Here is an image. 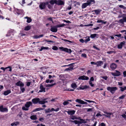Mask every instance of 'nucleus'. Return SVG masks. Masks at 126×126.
<instances>
[{"mask_svg": "<svg viewBox=\"0 0 126 126\" xmlns=\"http://www.w3.org/2000/svg\"><path fill=\"white\" fill-rule=\"evenodd\" d=\"M119 22L122 24L124 23V22H126V17H124L123 19H120L119 20Z\"/></svg>", "mask_w": 126, "mask_h": 126, "instance_id": "aec40b11", "label": "nucleus"}, {"mask_svg": "<svg viewBox=\"0 0 126 126\" xmlns=\"http://www.w3.org/2000/svg\"><path fill=\"white\" fill-rule=\"evenodd\" d=\"M100 126H106L105 124L104 123H102L100 124Z\"/></svg>", "mask_w": 126, "mask_h": 126, "instance_id": "603ef678", "label": "nucleus"}, {"mask_svg": "<svg viewBox=\"0 0 126 126\" xmlns=\"http://www.w3.org/2000/svg\"><path fill=\"white\" fill-rule=\"evenodd\" d=\"M31 83V82H27L26 85L27 86H29L30 85Z\"/></svg>", "mask_w": 126, "mask_h": 126, "instance_id": "0e129e2a", "label": "nucleus"}, {"mask_svg": "<svg viewBox=\"0 0 126 126\" xmlns=\"http://www.w3.org/2000/svg\"><path fill=\"white\" fill-rule=\"evenodd\" d=\"M31 28V26H27L25 28V30L26 31H28L30 30Z\"/></svg>", "mask_w": 126, "mask_h": 126, "instance_id": "e433bc0d", "label": "nucleus"}, {"mask_svg": "<svg viewBox=\"0 0 126 126\" xmlns=\"http://www.w3.org/2000/svg\"><path fill=\"white\" fill-rule=\"evenodd\" d=\"M78 79L82 80H88L89 78L87 76L83 75L79 77L78 78Z\"/></svg>", "mask_w": 126, "mask_h": 126, "instance_id": "9d476101", "label": "nucleus"}, {"mask_svg": "<svg viewBox=\"0 0 126 126\" xmlns=\"http://www.w3.org/2000/svg\"><path fill=\"white\" fill-rule=\"evenodd\" d=\"M43 34L40 35L39 36H38L37 35H35L33 37L35 39H38L40 37H43L44 36Z\"/></svg>", "mask_w": 126, "mask_h": 126, "instance_id": "cd10ccee", "label": "nucleus"}, {"mask_svg": "<svg viewBox=\"0 0 126 126\" xmlns=\"http://www.w3.org/2000/svg\"><path fill=\"white\" fill-rule=\"evenodd\" d=\"M40 99L39 98H34L32 99V101L34 104H36L39 103Z\"/></svg>", "mask_w": 126, "mask_h": 126, "instance_id": "1a4fd4ad", "label": "nucleus"}, {"mask_svg": "<svg viewBox=\"0 0 126 126\" xmlns=\"http://www.w3.org/2000/svg\"><path fill=\"white\" fill-rule=\"evenodd\" d=\"M22 109L23 110L26 111L28 110H29V109L26 107L25 106L23 107H22Z\"/></svg>", "mask_w": 126, "mask_h": 126, "instance_id": "37998d69", "label": "nucleus"}, {"mask_svg": "<svg viewBox=\"0 0 126 126\" xmlns=\"http://www.w3.org/2000/svg\"><path fill=\"white\" fill-rule=\"evenodd\" d=\"M100 112H99V113H97V114L96 115V116H102V115L100 114Z\"/></svg>", "mask_w": 126, "mask_h": 126, "instance_id": "864d4df0", "label": "nucleus"}, {"mask_svg": "<svg viewBox=\"0 0 126 126\" xmlns=\"http://www.w3.org/2000/svg\"><path fill=\"white\" fill-rule=\"evenodd\" d=\"M120 88H121L120 90L122 92H123L125 90H126V86L124 87H120Z\"/></svg>", "mask_w": 126, "mask_h": 126, "instance_id": "58836bf2", "label": "nucleus"}, {"mask_svg": "<svg viewBox=\"0 0 126 126\" xmlns=\"http://www.w3.org/2000/svg\"><path fill=\"white\" fill-rule=\"evenodd\" d=\"M125 43V42L124 41L121 42L120 44L118 45V48L119 49H121L122 48L123 46L124 45Z\"/></svg>", "mask_w": 126, "mask_h": 126, "instance_id": "f3484780", "label": "nucleus"}, {"mask_svg": "<svg viewBox=\"0 0 126 126\" xmlns=\"http://www.w3.org/2000/svg\"><path fill=\"white\" fill-rule=\"evenodd\" d=\"M71 86L72 88L73 89H76L77 87V86L75 83H72L71 85Z\"/></svg>", "mask_w": 126, "mask_h": 126, "instance_id": "c85d7f7f", "label": "nucleus"}, {"mask_svg": "<svg viewBox=\"0 0 126 126\" xmlns=\"http://www.w3.org/2000/svg\"><path fill=\"white\" fill-rule=\"evenodd\" d=\"M43 110V109L42 108H36L35 110H34L33 111L35 112L37 111H40L42 110Z\"/></svg>", "mask_w": 126, "mask_h": 126, "instance_id": "f704fd0d", "label": "nucleus"}, {"mask_svg": "<svg viewBox=\"0 0 126 126\" xmlns=\"http://www.w3.org/2000/svg\"><path fill=\"white\" fill-rule=\"evenodd\" d=\"M32 103L31 102L29 101L26 102L25 105V106L26 107L28 108L30 107V106L32 105Z\"/></svg>", "mask_w": 126, "mask_h": 126, "instance_id": "a211bd4d", "label": "nucleus"}, {"mask_svg": "<svg viewBox=\"0 0 126 126\" xmlns=\"http://www.w3.org/2000/svg\"><path fill=\"white\" fill-rule=\"evenodd\" d=\"M0 111L1 112H7L8 110L6 108H3V106H0Z\"/></svg>", "mask_w": 126, "mask_h": 126, "instance_id": "dca6fc26", "label": "nucleus"}, {"mask_svg": "<svg viewBox=\"0 0 126 126\" xmlns=\"http://www.w3.org/2000/svg\"><path fill=\"white\" fill-rule=\"evenodd\" d=\"M71 119L72 120H74V119H76L77 118L76 117L73 116L71 118Z\"/></svg>", "mask_w": 126, "mask_h": 126, "instance_id": "338daca9", "label": "nucleus"}, {"mask_svg": "<svg viewBox=\"0 0 126 126\" xmlns=\"http://www.w3.org/2000/svg\"><path fill=\"white\" fill-rule=\"evenodd\" d=\"M125 96L124 95H123L122 96H120L119 97V98L120 99H123L125 97Z\"/></svg>", "mask_w": 126, "mask_h": 126, "instance_id": "49530a36", "label": "nucleus"}, {"mask_svg": "<svg viewBox=\"0 0 126 126\" xmlns=\"http://www.w3.org/2000/svg\"><path fill=\"white\" fill-rule=\"evenodd\" d=\"M21 90L22 92H23L25 90V89L24 88H22V87H20Z\"/></svg>", "mask_w": 126, "mask_h": 126, "instance_id": "5fc2aeb1", "label": "nucleus"}, {"mask_svg": "<svg viewBox=\"0 0 126 126\" xmlns=\"http://www.w3.org/2000/svg\"><path fill=\"white\" fill-rule=\"evenodd\" d=\"M65 25L63 23L61 24H59L58 25H57V27L58 28L60 27H62L64 26Z\"/></svg>", "mask_w": 126, "mask_h": 126, "instance_id": "a19ab883", "label": "nucleus"}, {"mask_svg": "<svg viewBox=\"0 0 126 126\" xmlns=\"http://www.w3.org/2000/svg\"><path fill=\"white\" fill-rule=\"evenodd\" d=\"M23 12V10H18V11L17 12V14L18 15H19L20 14H21V13Z\"/></svg>", "mask_w": 126, "mask_h": 126, "instance_id": "4c0bfd02", "label": "nucleus"}, {"mask_svg": "<svg viewBox=\"0 0 126 126\" xmlns=\"http://www.w3.org/2000/svg\"><path fill=\"white\" fill-rule=\"evenodd\" d=\"M117 65L114 63H111L110 65V68L112 70H114L116 68Z\"/></svg>", "mask_w": 126, "mask_h": 126, "instance_id": "0eeeda50", "label": "nucleus"}, {"mask_svg": "<svg viewBox=\"0 0 126 126\" xmlns=\"http://www.w3.org/2000/svg\"><path fill=\"white\" fill-rule=\"evenodd\" d=\"M94 80V78H93V77H92L90 78V80L89 81L91 82L92 81H93Z\"/></svg>", "mask_w": 126, "mask_h": 126, "instance_id": "680f3d73", "label": "nucleus"}, {"mask_svg": "<svg viewBox=\"0 0 126 126\" xmlns=\"http://www.w3.org/2000/svg\"><path fill=\"white\" fill-rule=\"evenodd\" d=\"M67 112L68 114L72 115L75 114V111L74 110H70L67 111Z\"/></svg>", "mask_w": 126, "mask_h": 126, "instance_id": "412c9836", "label": "nucleus"}, {"mask_svg": "<svg viewBox=\"0 0 126 126\" xmlns=\"http://www.w3.org/2000/svg\"><path fill=\"white\" fill-rule=\"evenodd\" d=\"M24 18H27V22L28 23H30L32 21V19L30 18L28 16H26Z\"/></svg>", "mask_w": 126, "mask_h": 126, "instance_id": "bb28decb", "label": "nucleus"}, {"mask_svg": "<svg viewBox=\"0 0 126 126\" xmlns=\"http://www.w3.org/2000/svg\"><path fill=\"white\" fill-rule=\"evenodd\" d=\"M56 2V4L58 5H62L64 4L63 1L61 0H57Z\"/></svg>", "mask_w": 126, "mask_h": 126, "instance_id": "b1692460", "label": "nucleus"}, {"mask_svg": "<svg viewBox=\"0 0 126 126\" xmlns=\"http://www.w3.org/2000/svg\"><path fill=\"white\" fill-rule=\"evenodd\" d=\"M49 49V48L48 47H41V48L39 50V51H41L43 49Z\"/></svg>", "mask_w": 126, "mask_h": 126, "instance_id": "72a5a7b5", "label": "nucleus"}, {"mask_svg": "<svg viewBox=\"0 0 126 126\" xmlns=\"http://www.w3.org/2000/svg\"><path fill=\"white\" fill-rule=\"evenodd\" d=\"M48 2L41 3L39 5V7L41 10L45 8L46 5L48 4Z\"/></svg>", "mask_w": 126, "mask_h": 126, "instance_id": "7ed1b4c3", "label": "nucleus"}, {"mask_svg": "<svg viewBox=\"0 0 126 126\" xmlns=\"http://www.w3.org/2000/svg\"><path fill=\"white\" fill-rule=\"evenodd\" d=\"M92 108H89L87 109V111L88 112L90 111H92Z\"/></svg>", "mask_w": 126, "mask_h": 126, "instance_id": "69168bd1", "label": "nucleus"}, {"mask_svg": "<svg viewBox=\"0 0 126 126\" xmlns=\"http://www.w3.org/2000/svg\"><path fill=\"white\" fill-rule=\"evenodd\" d=\"M101 11V10H100L99 9L97 10H95L92 11V12H95V13L96 15H98L100 13V12Z\"/></svg>", "mask_w": 126, "mask_h": 126, "instance_id": "a878e982", "label": "nucleus"}, {"mask_svg": "<svg viewBox=\"0 0 126 126\" xmlns=\"http://www.w3.org/2000/svg\"><path fill=\"white\" fill-rule=\"evenodd\" d=\"M87 2L82 4L81 6L82 8H85L88 6H90L92 4V2L94 4L95 3L94 0H88L87 1Z\"/></svg>", "mask_w": 126, "mask_h": 126, "instance_id": "f257e3e1", "label": "nucleus"}, {"mask_svg": "<svg viewBox=\"0 0 126 126\" xmlns=\"http://www.w3.org/2000/svg\"><path fill=\"white\" fill-rule=\"evenodd\" d=\"M10 68L9 70V71L10 72H11L12 71V69L10 67H6L5 68H4L3 67H1V69L2 70H3L4 71L7 68Z\"/></svg>", "mask_w": 126, "mask_h": 126, "instance_id": "473e14b6", "label": "nucleus"}, {"mask_svg": "<svg viewBox=\"0 0 126 126\" xmlns=\"http://www.w3.org/2000/svg\"><path fill=\"white\" fill-rule=\"evenodd\" d=\"M73 69V67H70L68 68H66L65 70V71H72Z\"/></svg>", "mask_w": 126, "mask_h": 126, "instance_id": "c756f323", "label": "nucleus"}, {"mask_svg": "<svg viewBox=\"0 0 126 126\" xmlns=\"http://www.w3.org/2000/svg\"><path fill=\"white\" fill-rule=\"evenodd\" d=\"M114 36L118 37H120L121 36V34H115Z\"/></svg>", "mask_w": 126, "mask_h": 126, "instance_id": "4d7b16f0", "label": "nucleus"}, {"mask_svg": "<svg viewBox=\"0 0 126 126\" xmlns=\"http://www.w3.org/2000/svg\"><path fill=\"white\" fill-rule=\"evenodd\" d=\"M48 99V98H46L43 99L41 100H40L39 104H44L45 103H47L48 102V101L46 100Z\"/></svg>", "mask_w": 126, "mask_h": 126, "instance_id": "423d86ee", "label": "nucleus"}, {"mask_svg": "<svg viewBox=\"0 0 126 126\" xmlns=\"http://www.w3.org/2000/svg\"><path fill=\"white\" fill-rule=\"evenodd\" d=\"M75 101L76 102L82 104H87L86 102H85L80 99H77L75 100Z\"/></svg>", "mask_w": 126, "mask_h": 126, "instance_id": "9b49d317", "label": "nucleus"}, {"mask_svg": "<svg viewBox=\"0 0 126 126\" xmlns=\"http://www.w3.org/2000/svg\"><path fill=\"white\" fill-rule=\"evenodd\" d=\"M98 35L97 34L94 33V34H92L90 36V37L92 38H94L95 37L98 38Z\"/></svg>", "mask_w": 126, "mask_h": 126, "instance_id": "4be33fe9", "label": "nucleus"}, {"mask_svg": "<svg viewBox=\"0 0 126 126\" xmlns=\"http://www.w3.org/2000/svg\"><path fill=\"white\" fill-rule=\"evenodd\" d=\"M119 7L120 8H123L124 9H125V7H124V6L123 5H119Z\"/></svg>", "mask_w": 126, "mask_h": 126, "instance_id": "13d9d810", "label": "nucleus"}, {"mask_svg": "<svg viewBox=\"0 0 126 126\" xmlns=\"http://www.w3.org/2000/svg\"><path fill=\"white\" fill-rule=\"evenodd\" d=\"M11 92L10 90H8L6 91H5L3 93V94L5 95H7L9 94Z\"/></svg>", "mask_w": 126, "mask_h": 126, "instance_id": "5701e85b", "label": "nucleus"}, {"mask_svg": "<svg viewBox=\"0 0 126 126\" xmlns=\"http://www.w3.org/2000/svg\"><path fill=\"white\" fill-rule=\"evenodd\" d=\"M107 90L110 91L112 94H114L115 91L117 89V88L116 87H108L107 88Z\"/></svg>", "mask_w": 126, "mask_h": 126, "instance_id": "f03ea898", "label": "nucleus"}, {"mask_svg": "<svg viewBox=\"0 0 126 126\" xmlns=\"http://www.w3.org/2000/svg\"><path fill=\"white\" fill-rule=\"evenodd\" d=\"M30 118L32 120H36L37 118L36 115H32L31 116Z\"/></svg>", "mask_w": 126, "mask_h": 126, "instance_id": "7c9ffc66", "label": "nucleus"}, {"mask_svg": "<svg viewBox=\"0 0 126 126\" xmlns=\"http://www.w3.org/2000/svg\"><path fill=\"white\" fill-rule=\"evenodd\" d=\"M93 25V24H88L87 25H84L85 26H92Z\"/></svg>", "mask_w": 126, "mask_h": 126, "instance_id": "3c124183", "label": "nucleus"}, {"mask_svg": "<svg viewBox=\"0 0 126 126\" xmlns=\"http://www.w3.org/2000/svg\"><path fill=\"white\" fill-rule=\"evenodd\" d=\"M59 49L63 51L70 53L72 52V50L70 49H68L67 48H64L63 47H60Z\"/></svg>", "mask_w": 126, "mask_h": 126, "instance_id": "20e7f679", "label": "nucleus"}, {"mask_svg": "<svg viewBox=\"0 0 126 126\" xmlns=\"http://www.w3.org/2000/svg\"><path fill=\"white\" fill-rule=\"evenodd\" d=\"M63 21L67 23H71V22L69 20H63Z\"/></svg>", "mask_w": 126, "mask_h": 126, "instance_id": "6e6d98bb", "label": "nucleus"}, {"mask_svg": "<svg viewBox=\"0 0 126 126\" xmlns=\"http://www.w3.org/2000/svg\"><path fill=\"white\" fill-rule=\"evenodd\" d=\"M64 40L65 42H68L70 43H72L73 42L72 41L66 39H64Z\"/></svg>", "mask_w": 126, "mask_h": 126, "instance_id": "09e8293b", "label": "nucleus"}, {"mask_svg": "<svg viewBox=\"0 0 126 126\" xmlns=\"http://www.w3.org/2000/svg\"><path fill=\"white\" fill-rule=\"evenodd\" d=\"M52 49L54 50H57L58 49V48L56 46H54L52 48Z\"/></svg>", "mask_w": 126, "mask_h": 126, "instance_id": "de8ad7c7", "label": "nucleus"}, {"mask_svg": "<svg viewBox=\"0 0 126 126\" xmlns=\"http://www.w3.org/2000/svg\"><path fill=\"white\" fill-rule=\"evenodd\" d=\"M16 85L17 86H19L20 87H22L24 85V83L20 80L18 81L16 83Z\"/></svg>", "mask_w": 126, "mask_h": 126, "instance_id": "ddd939ff", "label": "nucleus"}, {"mask_svg": "<svg viewBox=\"0 0 126 126\" xmlns=\"http://www.w3.org/2000/svg\"><path fill=\"white\" fill-rule=\"evenodd\" d=\"M80 121H78L77 120H75L74 121H71V122H74L75 123V124H81L82 123H85V122H84L85 120L83 119H80Z\"/></svg>", "mask_w": 126, "mask_h": 126, "instance_id": "39448f33", "label": "nucleus"}, {"mask_svg": "<svg viewBox=\"0 0 126 126\" xmlns=\"http://www.w3.org/2000/svg\"><path fill=\"white\" fill-rule=\"evenodd\" d=\"M104 113L108 115H107L104 114H103V115L105 116L106 117L109 118H110L111 117L110 115L113 114V113L111 112H104Z\"/></svg>", "mask_w": 126, "mask_h": 126, "instance_id": "f8f14e48", "label": "nucleus"}, {"mask_svg": "<svg viewBox=\"0 0 126 126\" xmlns=\"http://www.w3.org/2000/svg\"><path fill=\"white\" fill-rule=\"evenodd\" d=\"M116 72L115 73L117 76H118L121 75V73L119 71L116 70H115Z\"/></svg>", "mask_w": 126, "mask_h": 126, "instance_id": "ea45409f", "label": "nucleus"}, {"mask_svg": "<svg viewBox=\"0 0 126 126\" xmlns=\"http://www.w3.org/2000/svg\"><path fill=\"white\" fill-rule=\"evenodd\" d=\"M69 103L67 101H65L63 103V104L65 106L68 104Z\"/></svg>", "mask_w": 126, "mask_h": 126, "instance_id": "a18cd8bd", "label": "nucleus"}, {"mask_svg": "<svg viewBox=\"0 0 126 126\" xmlns=\"http://www.w3.org/2000/svg\"><path fill=\"white\" fill-rule=\"evenodd\" d=\"M56 84V83H54L52 84H48L46 85V87H51L53 86L54 85H55Z\"/></svg>", "mask_w": 126, "mask_h": 126, "instance_id": "c9c22d12", "label": "nucleus"}, {"mask_svg": "<svg viewBox=\"0 0 126 126\" xmlns=\"http://www.w3.org/2000/svg\"><path fill=\"white\" fill-rule=\"evenodd\" d=\"M81 56L82 57H84L85 58H86L87 57L86 55L85 54V53L82 54H81Z\"/></svg>", "mask_w": 126, "mask_h": 126, "instance_id": "8fccbe9b", "label": "nucleus"}, {"mask_svg": "<svg viewBox=\"0 0 126 126\" xmlns=\"http://www.w3.org/2000/svg\"><path fill=\"white\" fill-rule=\"evenodd\" d=\"M57 0H52L49 1V3L52 4H56Z\"/></svg>", "mask_w": 126, "mask_h": 126, "instance_id": "2f4dec72", "label": "nucleus"}, {"mask_svg": "<svg viewBox=\"0 0 126 126\" xmlns=\"http://www.w3.org/2000/svg\"><path fill=\"white\" fill-rule=\"evenodd\" d=\"M89 83L90 85L92 86L93 87L94 86V84H93L91 82L89 81Z\"/></svg>", "mask_w": 126, "mask_h": 126, "instance_id": "052dcab7", "label": "nucleus"}, {"mask_svg": "<svg viewBox=\"0 0 126 126\" xmlns=\"http://www.w3.org/2000/svg\"><path fill=\"white\" fill-rule=\"evenodd\" d=\"M103 64V62L102 61H97L96 62V65L97 67L101 66Z\"/></svg>", "mask_w": 126, "mask_h": 126, "instance_id": "6ab92c4d", "label": "nucleus"}, {"mask_svg": "<svg viewBox=\"0 0 126 126\" xmlns=\"http://www.w3.org/2000/svg\"><path fill=\"white\" fill-rule=\"evenodd\" d=\"M57 28V25L56 26L52 27L50 29V30L53 32H56L58 30Z\"/></svg>", "mask_w": 126, "mask_h": 126, "instance_id": "2eb2a0df", "label": "nucleus"}, {"mask_svg": "<svg viewBox=\"0 0 126 126\" xmlns=\"http://www.w3.org/2000/svg\"><path fill=\"white\" fill-rule=\"evenodd\" d=\"M19 123L18 122H13L11 124V125L12 126H16L19 124Z\"/></svg>", "mask_w": 126, "mask_h": 126, "instance_id": "393cba45", "label": "nucleus"}, {"mask_svg": "<svg viewBox=\"0 0 126 126\" xmlns=\"http://www.w3.org/2000/svg\"><path fill=\"white\" fill-rule=\"evenodd\" d=\"M123 75H124V76L125 77H126V71L123 72Z\"/></svg>", "mask_w": 126, "mask_h": 126, "instance_id": "bf43d9fd", "label": "nucleus"}, {"mask_svg": "<svg viewBox=\"0 0 126 126\" xmlns=\"http://www.w3.org/2000/svg\"><path fill=\"white\" fill-rule=\"evenodd\" d=\"M90 40V39L89 38V37H88L87 38L86 40H84V42L86 43L87 42L89 41Z\"/></svg>", "mask_w": 126, "mask_h": 126, "instance_id": "79ce46f5", "label": "nucleus"}, {"mask_svg": "<svg viewBox=\"0 0 126 126\" xmlns=\"http://www.w3.org/2000/svg\"><path fill=\"white\" fill-rule=\"evenodd\" d=\"M90 88L89 87L87 86V85L82 86L79 87V89H82V90L87 89Z\"/></svg>", "mask_w": 126, "mask_h": 126, "instance_id": "4468645a", "label": "nucleus"}, {"mask_svg": "<svg viewBox=\"0 0 126 126\" xmlns=\"http://www.w3.org/2000/svg\"><path fill=\"white\" fill-rule=\"evenodd\" d=\"M40 90L38 92H46V89L42 85V84H41L40 87Z\"/></svg>", "mask_w": 126, "mask_h": 126, "instance_id": "6e6552de", "label": "nucleus"}, {"mask_svg": "<svg viewBox=\"0 0 126 126\" xmlns=\"http://www.w3.org/2000/svg\"><path fill=\"white\" fill-rule=\"evenodd\" d=\"M79 41L82 43H83L84 42V41L82 39H80L79 40Z\"/></svg>", "mask_w": 126, "mask_h": 126, "instance_id": "e2e57ef3", "label": "nucleus"}, {"mask_svg": "<svg viewBox=\"0 0 126 126\" xmlns=\"http://www.w3.org/2000/svg\"><path fill=\"white\" fill-rule=\"evenodd\" d=\"M122 116L124 118H126V115L125 114H124L122 115Z\"/></svg>", "mask_w": 126, "mask_h": 126, "instance_id": "774afa93", "label": "nucleus"}, {"mask_svg": "<svg viewBox=\"0 0 126 126\" xmlns=\"http://www.w3.org/2000/svg\"><path fill=\"white\" fill-rule=\"evenodd\" d=\"M51 112V111L50 109H48L47 110H45V112L46 113H48Z\"/></svg>", "mask_w": 126, "mask_h": 126, "instance_id": "c03bdc74", "label": "nucleus"}]
</instances>
